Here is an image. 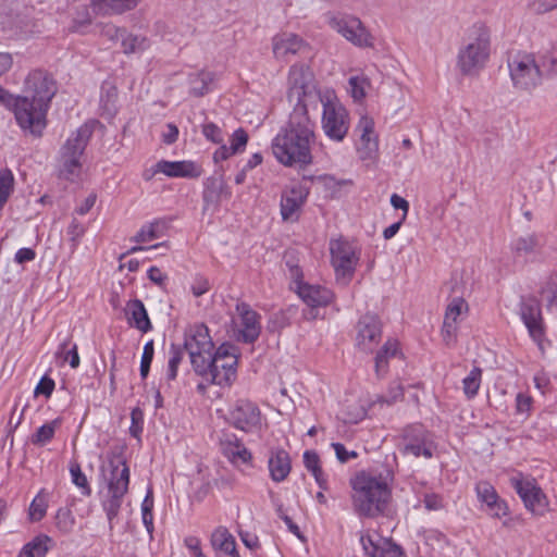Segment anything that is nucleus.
<instances>
[{
	"mask_svg": "<svg viewBox=\"0 0 557 557\" xmlns=\"http://www.w3.org/2000/svg\"><path fill=\"white\" fill-rule=\"evenodd\" d=\"M479 500L486 506V511L493 518H502L508 515V506L500 499L492 484L481 481L475 486Z\"/></svg>",
	"mask_w": 557,
	"mask_h": 557,
	"instance_id": "25",
	"label": "nucleus"
},
{
	"mask_svg": "<svg viewBox=\"0 0 557 557\" xmlns=\"http://www.w3.org/2000/svg\"><path fill=\"white\" fill-rule=\"evenodd\" d=\"M59 424V420H53L41 425L32 436V443L37 446H44L49 443L53 438L55 429Z\"/></svg>",
	"mask_w": 557,
	"mask_h": 557,
	"instance_id": "46",
	"label": "nucleus"
},
{
	"mask_svg": "<svg viewBox=\"0 0 557 557\" xmlns=\"http://www.w3.org/2000/svg\"><path fill=\"white\" fill-rule=\"evenodd\" d=\"M184 347L189 355L194 370L201 368L203 361L210 359L215 351L209 330L203 324H196L186 332Z\"/></svg>",
	"mask_w": 557,
	"mask_h": 557,
	"instance_id": "13",
	"label": "nucleus"
},
{
	"mask_svg": "<svg viewBox=\"0 0 557 557\" xmlns=\"http://www.w3.org/2000/svg\"><path fill=\"white\" fill-rule=\"evenodd\" d=\"M125 314L131 326L136 327L143 333L152 329L145 305L139 299L129 300L125 307Z\"/></svg>",
	"mask_w": 557,
	"mask_h": 557,
	"instance_id": "30",
	"label": "nucleus"
},
{
	"mask_svg": "<svg viewBox=\"0 0 557 557\" xmlns=\"http://www.w3.org/2000/svg\"><path fill=\"white\" fill-rule=\"evenodd\" d=\"M398 448L403 455L430 459L433 456L434 443L431 433L417 423L403 430Z\"/></svg>",
	"mask_w": 557,
	"mask_h": 557,
	"instance_id": "12",
	"label": "nucleus"
},
{
	"mask_svg": "<svg viewBox=\"0 0 557 557\" xmlns=\"http://www.w3.org/2000/svg\"><path fill=\"white\" fill-rule=\"evenodd\" d=\"M403 396H404L403 386L399 383H394L388 391V395L383 398V401L391 405V404L401 399Z\"/></svg>",
	"mask_w": 557,
	"mask_h": 557,
	"instance_id": "62",
	"label": "nucleus"
},
{
	"mask_svg": "<svg viewBox=\"0 0 557 557\" xmlns=\"http://www.w3.org/2000/svg\"><path fill=\"white\" fill-rule=\"evenodd\" d=\"M288 97L299 96L301 90L309 89V86H315L312 79L310 69L305 64H294L288 74Z\"/></svg>",
	"mask_w": 557,
	"mask_h": 557,
	"instance_id": "29",
	"label": "nucleus"
},
{
	"mask_svg": "<svg viewBox=\"0 0 557 557\" xmlns=\"http://www.w3.org/2000/svg\"><path fill=\"white\" fill-rule=\"evenodd\" d=\"M132 425L129 428V433L134 437H139L143 432V423H144V412L140 408L136 407L131 412Z\"/></svg>",
	"mask_w": 557,
	"mask_h": 557,
	"instance_id": "56",
	"label": "nucleus"
},
{
	"mask_svg": "<svg viewBox=\"0 0 557 557\" xmlns=\"http://www.w3.org/2000/svg\"><path fill=\"white\" fill-rule=\"evenodd\" d=\"M48 536H37L26 544L22 549L20 557H45L48 552Z\"/></svg>",
	"mask_w": 557,
	"mask_h": 557,
	"instance_id": "41",
	"label": "nucleus"
},
{
	"mask_svg": "<svg viewBox=\"0 0 557 557\" xmlns=\"http://www.w3.org/2000/svg\"><path fill=\"white\" fill-rule=\"evenodd\" d=\"M164 230V223L161 221H154L141 226V228L131 237V242L140 244L149 243L154 239L162 237Z\"/></svg>",
	"mask_w": 557,
	"mask_h": 557,
	"instance_id": "35",
	"label": "nucleus"
},
{
	"mask_svg": "<svg viewBox=\"0 0 557 557\" xmlns=\"http://www.w3.org/2000/svg\"><path fill=\"white\" fill-rule=\"evenodd\" d=\"M423 504L428 510H440L444 507L442 496L434 493L425 494L423 498Z\"/></svg>",
	"mask_w": 557,
	"mask_h": 557,
	"instance_id": "60",
	"label": "nucleus"
},
{
	"mask_svg": "<svg viewBox=\"0 0 557 557\" xmlns=\"http://www.w3.org/2000/svg\"><path fill=\"white\" fill-rule=\"evenodd\" d=\"M330 252L336 281L347 285L351 281L359 263L360 249L354 243L338 238L330 242Z\"/></svg>",
	"mask_w": 557,
	"mask_h": 557,
	"instance_id": "9",
	"label": "nucleus"
},
{
	"mask_svg": "<svg viewBox=\"0 0 557 557\" xmlns=\"http://www.w3.org/2000/svg\"><path fill=\"white\" fill-rule=\"evenodd\" d=\"M520 317L530 336L542 347L544 321L540 301L534 297L522 298L520 304Z\"/></svg>",
	"mask_w": 557,
	"mask_h": 557,
	"instance_id": "21",
	"label": "nucleus"
},
{
	"mask_svg": "<svg viewBox=\"0 0 557 557\" xmlns=\"http://www.w3.org/2000/svg\"><path fill=\"white\" fill-rule=\"evenodd\" d=\"M359 133L357 147L358 157L364 162L372 163L379 156V138L374 132V121L368 115H362L356 127Z\"/></svg>",
	"mask_w": 557,
	"mask_h": 557,
	"instance_id": "19",
	"label": "nucleus"
},
{
	"mask_svg": "<svg viewBox=\"0 0 557 557\" xmlns=\"http://www.w3.org/2000/svg\"><path fill=\"white\" fill-rule=\"evenodd\" d=\"M202 191L203 208H216L222 198H230L232 193L225 183L223 176H210L205 182Z\"/></svg>",
	"mask_w": 557,
	"mask_h": 557,
	"instance_id": "27",
	"label": "nucleus"
},
{
	"mask_svg": "<svg viewBox=\"0 0 557 557\" xmlns=\"http://www.w3.org/2000/svg\"><path fill=\"white\" fill-rule=\"evenodd\" d=\"M398 352V344L396 341L388 339L376 354L375 357V372L380 376L386 371L389 358H393Z\"/></svg>",
	"mask_w": 557,
	"mask_h": 557,
	"instance_id": "37",
	"label": "nucleus"
},
{
	"mask_svg": "<svg viewBox=\"0 0 557 557\" xmlns=\"http://www.w3.org/2000/svg\"><path fill=\"white\" fill-rule=\"evenodd\" d=\"M214 81L211 72L201 71L189 76L190 92L196 97H201L209 91V85Z\"/></svg>",
	"mask_w": 557,
	"mask_h": 557,
	"instance_id": "36",
	"label": "nucleus"
},
{
	"mask_svg": "<svg viewBox=\"0 0 557 557\" xmlns=\"http://www.w3.org/2000/svg\"><path fill=\"white\" fill-rule=\"evenodd\" d=\"M202 134L208 140L214 144H222L224 141L222 129L214 123L205 124L202 126Z\"/></svg>",
	"mask_w": 557,
	"mask_h": 557,
	"instance_id": "55",
	"label": "nucleus"
},
{
	"mask_svg": "<svg viewBox=\"0 0 557 557\" xmlns=\"http://www.w3.org/2000/svg\"><path fill=\"white\" fill-rule=\"evenodd\" d=\"M325 108L322 112V129L334 141H343L349 129V115L335 94L324 98Z\"/></svg>",
	"mask_w": 557,
	"mask_h": 557,
	"instance_id": "10",
	"label": "nucleus"
},
{
	"mask_svg": "<svg viewBox=\"0 0 557 557\" xmlns=\"http://www.w3.org/2000/svg\"><path fill=\"white\" fill-rule=\"evenodd\" d=\"M153 354H154L153 341H149L144 346V351H143L141 361H140V375L143 379H146L149 373L150 364L153 359Z\"/></svg>",
	"mask_w": 557,
	"mask_h": 557,
	"instance_id": "52",
	"label": "nucleus"
},
{
	"mask_svg": "<svg viewBox=\"0 0 557 557\" xmlns=\"http://www.w3.org/2000/svg\"><path fill=\"white\" fill-rule=\"evenodd\" d=\"M305 467L310 471L321 488H326L327 480L320 466V458L315 451L307 450L304 454Z\"/></svg>",
	"mask_w": 557,
	"mask_h": 557,
	"instance_id": "38",
	"label": "nucleus"
},
{
	"mask_svg": "<svg viewBox=\"0 0 557 557\" xmlns=\"http://www.w3.org/2000/svg\"><path fill=\"white\" fill-rule=\"evenodd\" d=\"M482 381V369L474 367L462 380V391L467 398L476 396Z\"/></svg>",
	"mask_w": 557,
	"mask_h": 557,
	"instance_id": "40",
	"label": "nucleus"
},
{
	"mask_svg": "<svg viewBox=\"0 0 557 557\" xmlns=\"http://www.w3.org/2000/svg\"><path fill=\"white\" fill-rule=\"evenodd\" d=\"M224 456L233 463H247L251 459L249 450L240 443L223 444Z\"/></svg>",
	"mask_w": 557,
	"mask_h": 557,
	"instance_id": "39",
	"label": "nucleus"
},
{
	"mask_svg": "<svg viewBox=\"0 0 557 557\" xmlns=\"http://www.w3.org/2000/svg\"><path fill=\"white\" fill-rule=\"evenodd\" d=\"M540 246L539 237L535 234H528L517 238L512 248L518 255H529L535 252Z\"/></svg>",
	"mask_w": 557,
	"mask_h": 557,
	"instance_id": "44",
	"label": "nucleus"
},
{
	"mask_svg": "<svg viewBox=\"0 0 557 557\" xmlns=\"http://www.w3.org/2000/svg\"><path fill=\"white\" fill-rule=\"evenodd\" d=\"M308 193L301 186H294L283 191L281 197V215L284 221L295 222L305 205Z\"/></svg>",
	"mask_w": 557,
	"mask_h": 557,
	"instance_id": "24",
	"label": "nucleus"
},
{
	"mask_svg": "<svg viewBox=\"0 0 557 557\" xmlns=\"http://www.w3.org/2000/svg\"><path fill=\"white\" fill-rule=\"evenodd\" d=\"M228 421L240 431L252 432L261 424V412L252 401L239 399L231 408Z\"/></svg>",
	"mask_w": 557,
	"mask_h": 557,
	"instance_id": "18",
	"label": "nucleus"
},
{
	"mask_svg": "<svg viewBox=\"0 0 557 557\" xmlns=\"http://www.w3.org/2000/svg\"><path fill=\"white\" fill-rule=\"evenodd\" d=\"M71 344V339L66 338L62 344H60L55 355L58 358L62 359L63 362L69 361L70 366L75 369L79 366V356L77 351V345L72 344L71 348L67 347Z\"/></svg>",
	"mask_w": 557,
	"mask_h": 557,
	"instance_id": "43",
	"label": "nucleus"
},
{
	"mask_svg": "<svg viewBox=\"0 0 557 557\" xmlns=\"http://www.w3.org/2000/svg\"><path fill=\"white\" fill-rule=\"evenodd\" d=\"M186 349L184 345L172 344L170 348L169 366L166 376L169 380H175L177 375V369L185 356Z\"/></svg>",
	"mask_w": 557,
	"mask_h": 557,
	"instance_id": "42",
	"label": "nucleus"
},
{
	"mask_svg": "<svg viewBox=\"0 0 557 557\" xmlns=\"http://www.w3.org/2000/svg\"><path fill=\"white\" fill-rule=\"evenodd\" d=\"M516 403L517 411L520 413H524L531 409L532 397L527 394L519 393L516 397Z\"/></svg>",
	"mask_w": 557,
	"mask_h": 557,
	"instance_id": "63",
	"label": "nucleus"
},
{
	"mask_svg": "<svg viewBox=\"0 0 557 557\" xmlns=\"http://www.w3.org/2000/svg\"><path fill=\"white\" fill-rule=\"evenodd\" d=\"M55 525L64 534L72 532L75 518L69 508H60L55 515Z\"/></svg>",
	"mask_w": 557,
	"mask_h": 557,
	"instance_id": "49",
	"label": "nucleus"
},
{
	"mask_svg": "<svg viewBox=\"0 0 557 557\" xmlns=\"http://www.w3.org/2000/svg\"><path fill=\"white\" fill-rule=\"evenodd\" d=\"M360 542L369 557H403L404 554L400 546L379 534H361Z\"/></svg>",
	"mask_w": 557,
	"mask_h": 557,
	"instance_id": "22",
	"label": "nucleus"
},
{
	"mask_svg": "<svg viewBox=\"0 0 557 557\" xmlns=\"http://www.w3.org/2000/svg\"><path fill=\"white\" fill-rule=\"evenodd\" d=\"M511 81L516 88L530 91L542 82V74L533 54L518 53L509 62Z\"/></svg>",
	"mask_w": 557,
	"mask_h": 557,
	"instance_id": "11",
	"label": "nucleus"
},
{
	"mask_svg": "<svg viewBox=\"0 0 557 557\" xmlns=\"http://www.w3.org/2000/svg\"><path fill=\"white\" fill-rule=\"evenodd\" d=\"M393 479V472L389 470L357 473L350 480L356 512L368 518L384 515L392 498Z\"/></svg>",
	"mask_w": 557,
	"mask_h": 557,
	"instance_id": "3",
	"label": "nucleus"
},
{
	"mask_svg": "<svg viewBox=\"0 0 557 557\" xmlns=\"http://www.w3.org/2000/svg\"><path fill=\"white\" fill-rule=\"evenodd\" d=\"M541 295L547 307L557 306V275H550L542 286Z\"/></svg>",
	"mask_w": 557,
	"mask_h": 557,
	"instance_id": "50",
	"label": "nucleus"
},
{
	"mask_svg": "<svg viewBox=\"0 0 557 557\" xmlns=\"http://www.w3.org/2000/svg\"><path fill=\"white\" fill-rule=\"evenodd\" d=\"M53 388H54L53 380L44 376L40 380V382L38 383V385L36 386L35 394H37V395L42 394L46 397H49L52 394Z\"/></svg>",
	"mask_w": 557,
	"mask_h": 557,
	"instance_id": "61",
	"label": "nucleus"
},
{
	"mask_svg": "<svg viewBox=\"0 0 557 557\" xmlns=\"http://www.w3.org/2000/svg\"><path fill=\"white\" fill-rule=\"evenodd\" d=\"M451 299L447 305L442 327L443 341L447 346H453L457 339L459 322L468 313V304L463 296L467 290L462 275H454L450 281Z\"/></svg>",
	"mask_w": 557,
	"mask_h": 557,
	"instance_id": "8",
	"label": "nucleus"
},
{
	"mask_svg": "<svg viewBox=\"0 0 557 557\" xmlns=\"http://www.w3.org/2000/svg\"><path fill=\"white\" fill-rule=\"evenodd\" d=\"M14 187V176L11 170H0V203L5 205Z\"/></svg>",
	"mask_w": 557,
	"mask_h": 557,
	"instance_id": "48",
	"label": "nucleus"
},
{
	"mask_svg": "<svg viewBox=\"0 0 557 557\" xmlns=\"http://www.w3.org/2000/svg\"><path fill=\"white\" fill-rule=\"evenodd\" d=\"M70 473L72 476V482L82 490V494L89 496L91 494V488L77 461H72L70 463Z\"/></svg>",
	"mask_w": 557,
	"mask_h": 557,
	"instance_id": "47",
	"label": "nucleus"
},
{
	"mask_svg": "<svg viewBox=\"0 0 557 557\" xmlns=\"http://www.w3.org/2000/svg\"><path fill=\"white\" fill-rule=\"evenodd\" d=\"M329 94H335L331 89H325L323 91L317 89L315 86H309V89L301 90L299 96H290L288 97L289 102L294 103V109L289 115V117H298L299 121L302 122V119L308 122H313L310 116V110L317 111L318 106L321 103L323 109L325 108L324 98L329 96Z\"/></svg>",
	"mask_w": 557,
	"mask_h": 557,
	"instance_id": "16",
	"label": "nucleus"
},
{
	"mask_svg": "<svg viewBox=\"0 0 557 557\" xmlns=\"http://www.w3.org/2000/svg\"><path fill=\"white\" fill-rule=\"evenodd\" d=\"M143 0H91L94 9L106 15L123 14L134 10Z\"/></svg>",
	"mask_w": 557,
	"mask_h": 557,
	"instance_id": "33",
	"label": "nucleus"
},
{
	"mask_svg": "<svg viewBox=\"0 0 557 557\" xmlns=\"http://www.w3.org/2000/svg\"><path fill=\"white\" fill-rule=\"evenodd\" d=\"M236 313L242 326L240 333L245 343H253L260 335V317L249 305L239 302L236 305Z\"/></svg>",
	"mask_w": 557,
	"mask_h": 557,
	"instance_id": "26",
	"label": "nucleus"
},
{
	"mask_svg": "<svg viewBox=\"0 0 557 557\" xmlns=\"http://www.w3.org/2000/svg\"><path fill=\"white\" fill-rule=\"evenodd\" d=\"M106 34L111 38H121L123 52L126 54L141 52L149 47L146 37L127 33L125 29L116 28L113 25L107 26Z\"/></svg>",
	"mask_w": 557,
	"mask_h": 557,
	"instance_id": "28",
	"label": "nucleus"
},
{
	"mask_svg": "<svg viewBox=\"0 0 557 557\" xmlns=\"http://www.w3.org/2000/svg\"><path fill=\"white\" fill-rule=\"evenodd\" d=\"M95 122H87L72 132L62 144L58 156L59 175L74 182L83 171L85 150L94 133Z\"/></svg>",
	"mask_w": 557,
	"mask_h": 557,
	"instance_id": "5",
	"label": "nucleus"
},
{
	"mask_svg": "<svg viewBox=\"0 0 557 557\" xmlns=\"http://www.w3.org/2000/svg\"><path fill=\"white\" fill-rule=\"evenodd\" d=\"M332 447L334 448L336 458L339 462L345 463L349 459H355L358 457L357 451L355 450H347L346 447L341 443H333Z\"/></svg>",
	"mask_w": 557,
	"mask_h": 557,
	"instance_id": "58",
	"label": "nucleus"
},
{
	"mask_svg": "<svg viewBox=\"0 0 557 557\" xmlns=\"http://www.w3.org/2000/svg\"><path fill=\"white\" fill-rule=\"evenodd\" d=\"M211 544L215 549L222 550L232 557H239L235 539L225 528H219L212 533Z\"/></svg>",
	"mask_w": 557,
	"mask_h": 557,
	"instance_id": "34",
	"label": "nucleus"
},
{
	"mask_svg": "<svg viewBox=\"0 0 557 557\" xmlns=\"http://www.w3.org/2000/svg\"><path fill=\"white\" fill-rule=\"evenodd\" d=\"M356 330V346L364 352L373 351L382 337V326L379 318L373 314L362 315Z\"/></svg>",
	"mask_w": 557,
	"mask_h": 557,
	"instance_id": "20",
	"label": "nucleus"
},
{
	"mask_svg": "<svg viewBox=\"0 0 557 557\" xmlns=\"http://www.w3.org/2000/svg\"><path fill=\"white\" fill-rule=\"evenodd\" d=\"M529 8L536 14H544L557 9V0H530Z\"/></svg>",
	"mask_w": 557,
	"mask_h": 557,
	"instance_id": "54",
	"label": "nucleus"
},
{
	"mask_svg": "<svg viewBox=\"0 0 557 557\" xmlns=\"http://www.w3.org/2000/svg\"><path fill=\"white\" fill-rule=\"evenodd\" d=\"M315 141L314 122L289 117L272 141L276 160L285 166L305 168L312 163V145Z\"/></svg>",
	"mask_w": 557,
	"mask_h": 557,
	"instance_id": "2",
	"label": "nucleus"
},
{
	"mask_svg": "<svg viewBox=\"0 0 557 557\" xmlns=\"http://www.w3.org/2000/svg\"><path fill=\"white\" fill-rule=\"evenodd\" d=\"M103 478L107 482V498L103 508L109 521H112L119 513L123 498L128 491L129 469L122 459H110L107 468H102Z\"/></svg>",
	"mask_w": 557,
	"mask_h": 557,
	"instance_id": "7",
	"label": "nucleus"
},
{
	"mask_svg": "<svg viewBox=\"0 0 557 557\" xmlns=\"http://www.w3.org/2000/svg\"><path fill=\"white\" fill-rule=\"evenodd\" d=\"M27 96L17 97L14 103L16 122L33 134H40L46 126V113L55 94L53 79L42 71L32 72L26 81Z\"/></svg>",
	"mask_w": 557,
	"mask_h": 557,
	"instance_id": "1",
	"label": "nucleus"
},
{
	"mask_svg": "<svg viewBox=\"0 0 557 557\" xmlns=\"http://www.w3.org/2000/svg\"><path fill=\"white\" fill-rule=\"evenodd\" d=\"M491 54V32L482 23L474 24L467 34L457 54V67L462 75H476Z\"/></svg>",
	"mask_w": 557,
	"mask_h": 557,
	"instance_id": "4",
	"label": "nucleus"
},
{
	"mask_svg": "<svg viewBox=\"0 0 557 557\" xmlns=\"http://www.w3.org/2000/svg\"><path fill=\"white\" fill-rule=\"evenodd\" d=\"M248 143V135L243 128L236 129L231 138V148L235 153L243 151Z\"/></svg>",
	"mask_w": 557,
	"mask_h": 557,
	"instance_id": "57",
	"label": "nucleus"
},
{
	"mask_svg": "<svg viewBox=\"0 0 557 557\" xmlns=\"http://www.w3.org/2000/svg\"><path fill=\"white\" fill-rule=\"evenodd\" d=\"M47 510V503L46 499L38 495L36 496L29 507V517L33 521H39L41 520Z\"/></svg>",
	"mask_w": 557,
	"mask_h": 557,
	"instance_id": "53",
	"label": "nucleus"
},
{
	"mask_svg": "<svg viewBox=\"0 0 557 557\" xmlns=\"http://www.w3.org/2000/svg\"><path fill=\"white\" fill-rule=\"evenodd\" d=\"M329 25L355 46H372V37L358 17L335 15L329 20Z\"/></svg>",
	"mask_w": 557,
	"mask_h": 557,
	"instance_id": "14",
	"label": "nucleus"
},
{
	"mask_svg": "<svg viewBox=\"0 0 557 557\" xmlns=\"http://www.w3.org/2000/svg\"><path fill=\"white\" fill-rule=\"evenodd\" d=\"M511 484L528 510L542 516L548 508V499L534 480L511 479Z\"/></svg>",
	"mask_w": 557,
	"mask_h": 557,
	"instance_id": "17",
	"label": "nucleus"
},
{
	"mask_svg": "<svg viewBox=\"0 0 557 557\" xmlns=\"http://www.w3.org/2000/svg\"><path fill=\"white\" fill-rule=\"evenodd\" d=\"M186 547L194 554L195 557H206L200 547V540L196 536H188L185 539Z\"/></svg>",
	"mask_w": 557,
	"mask_h": 557,
	"instance_id": "64",
	"label": "nucleus"
},
{
	"mask_svg": "<svg viewBox=\"0 0 557 557\" xmlns=\"http://www.w3.org/2000/svg\"><path fill=\"white\" fill-rule=\"evenodd\" d=\"M308 48V44L297 34L283 32L272 38V51L276 60H287Z\"/></svg>",
	"mask_w": 557,
	"mask_h": 557,
	"instance_id": "23",
	"label": "nucleus"
},
{
	"mask_svg": "<svg viewBox=\"0 0 557 557\" xmlns=\"http://www.w3.org/2000/svg\"><path fill=\"white\" fill-rule=\"evenodd\" d=\"M296 290L308 307L302 311L304 319L308 321L318 319L320 317L319 309L326 307L333 299V293L319 285L301 282L296 285Z\"/></svg>",
	"mask_w": 557,
	"mask_h": 557,
	"instance_id": "15",
	"label": "nucleus"
},
{
	"mask_svg": "<svg viewBox=\"0 0 557 557\" xmlns=\"http://www.w3.org/2000/svg\"><path fill=\"white\" fill-rule=\"evenodd\" d=\"M159 170L169 177H197L199 171L191 161H166L158 162Z\"/></svg>",
	"mask_w": 557,
	"mask_h": 557,
	"instance_id": "32",
	"label": "nucleus"
},
{
	"mask_svg": "<svg viewBox=\"0 0 557 557\" xmlns=\"http://www.w3.org/2000/svg\"><path fill=\"white\" fill-rule=\"evenodd\" d=\"M370 86L369 79L363 75L351 76L348 79V91L355 101L366 97V89Z\"/></svg>",
	"mask_w": 557,
	"mask_h": 557,
	"instance_id": "45",
	"label": "nucleus"
},
{
	"mask_svg": "<svg viewBox=\"0 0 557 557\" xmlns=\"http://www.w3.org/2000/svg\"><path fill=\"white\" fill-rule=\"evenodd\" d=\"M237 348L231 344H222L210 359L205 360L201 368L194 371L208 384L230 386L237 375Z\"/></svg>",
	"mask_w": 557,
	"mask_h": 557,
	"instance_id": "6",
	"label": "nucleus"
},
{
	"mask_svg": "<svg viewBox=\"0 0 557 557\" xmlns=\"http://www.w3.org/2000/svg\"><path fill=\"white\" fill-rule=\"evenodd\" d=\"M270 476L275 482L284 481L290 472V458L284 449H275L271 451L268 462Z\"/></svg>",
	"mask_w": 557,
	"mask_h": 557,
	"instance_id": "31",
	"label": "nucleus"
},
{
	"mask_svg": "<svg viewBox=\"0 0 557 557\" xmlns=\"http://www.w3.org/2000/svg\"><path fill=\"white\" fill-rule=\"evenodd\" d=\"M285 264L288 268L289 276L297 285L302 282V271L298 264L297 258L292 252H287L284 257Z\"/></svg>",
	"mask_w": 557,
	"mask_h": 557,
	"instance_id": "51",
	"label": "nucleus"
},
{
	"mask_svg": "<svg viewBox=\"0 0 557 557\" xmlns=\"http://www.w3.org/2000/svg\"><path fill=\"white\" fill-rule=\"evenodd\" d=\"M210 289V283L208 278L203 276H197L191 285V293L195 297H200Z\"/></svg>",
	"mask_w": 557,
	"mask_h": 557,
	"instance_id": "59",
	"label": "nucleus"
}]
</instances>
